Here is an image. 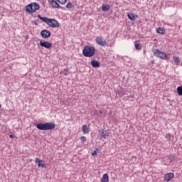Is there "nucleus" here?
<instances>
[{"mask_svg": "<svg viewBox=\"0 0 182 182\" xmlns=\"http://www.w3.org/2000/svg\"><path fill=\"white\" fill-rule=\"evenodd\" d=\"M40 46L43 48H46V49H50L52 48V43H49V41H40Z\"/></svg>", "mask_w": 182, "mask_h": 182, "instance_id": "0eeeda50", "label": "nucleus"}, {"mask_svg": "<svg viewBox=\"0 0 182 182\" xmlns=\"http://www.w3.org/2000/svg\"><path fill=\"white\" fill-rule=\"evenodd\" d=\"M95 42L100 45V46H107V42H106L105 40H103V38L102 36L96 37Z\"/></svg>", "mask_w": 182, "mask_h": 182, "instance_id": "423d86ee", "label": "nucleus"}, {"mask_svg": "<svg viewBox=\"0 0 182 182\" xmlns=\"http://www.w3.org/2000/svg\"><path fill=\"white\" fill-rule=\"evenodd\" d=\"M97 151H99V149H96L93 152H92V156H96V154H97Z\"/></svg>", "mask_w": 182, "mask_h": 182, "instance_id": "bb28decb", "label": "nucleus"}, {"mask_svg": "<svg viewBox=\"0 0 182 182\" xmlns=\"http://www.w3.org/2000/svg\"><path fill=\"white\" fill-rule=\"evenodd\" d=\"M101 182H109V175L107 173L103 175Z\"/></svg>", "mask_w": 182, "mask_h": 182, "instance_id": "dca6fc26", "label": "nucleus"}, {"mask_svg": "<svg viewBox=\"0 0 182 182\" xmlns=\"http://www.w3.org/2000/svg\"><path fill=\"white\" fill-rule=\"evenodd\" d=\"M47 25L51 28H59V22L54 18H49Z\"/></svg>", "mask_w": 182, "mask_h": 182, "instance_id": "39448f33", "label": "nucleus"}, {"mask_svg": "<svg viewBox=\"0 0 182 182\" xmlns=\"http://www.w3.org/2000/svg\"><path fill=\"white\" fill-rule=\"evenodd\" d=\"M41 6L38 3H32L26 6V12L28 14H35L36 11H39Z\"/></svg>", "mask_w": 182, "mask_h": 182, "instance_id": "7ed1b4c3", "label": "nucleus"}, {"mask_svg": "<svg viewBox=\"0 0 182 182\" xmlns=\"http://www.w3.org/2000/svg\"><path fill=\"white\" fill-rule=\"evenodd\" d=\"M152 52L154 56H156L157 58H160L161 59H167V55L160 51L159 49H152Z\"/></svg>", "mask_w": 182, "mask_h": 182, "instance_id": "20e7f679", "label": "nucleus"}, {"mask_svg": "<svg viewBox=\"0 0 182 182\" xmlns=\"http://www.w3.org/2000/svg\"><path fill=\"white\" fill-rule=\"evenodd\" d=\"M127 17H128V19H129L130 21H134L137 19V18H139V16L133 13H129L127 14Z\"/></svg>", "mask_w": 182, "mask_h": 182, "instance_id": "9b49d317", "label": "nucleus"}, {"mask_svg": "<svg viewBox=\"0 0 182 182\" xmlns=\"http://www.w3.org/2000/svg\"><path fill=\"white\" fill-rule=\"evenodd\" d=\"M82 132L83 133H89V128H87V125L82 126Z\"/></svg>", "mask_w": 182, "mask_h": 182, "instance_id": "6ab92c4d", "label": "nucleus"}, {"mask_svg": "<svg viewBox=\"0 0 182 182\" xmlns=\"http://www.w3.org/2000/svg\"><path fill=\"white\" fill-rule=\"evenodd\" d=\"M38 17L41 21H43V22H45V23L48 24V22H49V19L48 17H41V15H38Z\"/></svg>", "mask_w": 182, "mask_h": 182, "instance_id": "f3484780", "label": "nucleus"}, {"mask_svg": "<svg viewBox=\"0 0 182 182\" xmlns=\"http://www.w3.org/2000/svg\"><path fill=\"white\" fill-rule=\"evenodd\" d=\"M110 9V6L107 4H102V11L103 12H106L107 11H109Z\"/></svg>", "mask_w": 182, "mask_h": 182, "instance_id": "2eb2a0df", "label": "nucleus"}, {"mask_svg": "<svg viewBox=\"0 0 182 182\" xmlns=\"http://www.w3.org/2000/svg\"><path fill=\"white\" fill-rule=\"evenodd\" d=\"M91 65L92 66V68H100V63H99V61L96 60H91Z\"/></svg>", "mask_w": 182, "mask_h": 182, "instance_id": "ddd939ff", "label": "nucleus"}, {"mask_svg": "<svg viewBox=\"0 0 182 182\" xmlns=\"http://www.w3.org/2000/svg\"><path fill=\"white\" fill-rule=\"evenodd\" d=\"M66 8H68V9H72V8H73V4H72V3H68Z\"/></svg>", "mask_w": 182, "mask_h": 182, "instance_id": "4be33fe9", "label": "nucleus"}, {"mask_svg": "<svg viewBox=\"0 0 182 182\" xmlns=\"http://www.w3.org/2000/svg\"><path fill=\"white\" fill-rule=\"evenodd\" d=\"M99 132H100V136H101L102 139H107V137H109V134L107 131L102 129L101 131L100 130Z\"/></svg>", "mask_w": 182, "mask_h": 182, "instance_id": "f8f14e48", "label": "nucleus"}, {"mask_svg": "<svg viewBox=\"0 0 182 182\" xmlns=\"http://www.w3.org/2000/svg\"><path fill=\"white\" fill-rule=\"evenodd\" d=\"M59 4H61V5H65L66 4V0H56Z\"/></svg>", "mask_w": 182, "mask_h": 182, "instance_id": "5701e85b", "label": "nucleus"}, {"mask_svg": "<svg viewBox=\"0 0 182 182\" xmlns=\"http://www.w3.org/2000/svg\"><path fill=\"white\" fill-rule=\"evenodd\" d=\"M2 107V105L0 104V108Z\"/></svg>", "mask_w": 182, "mask_h": 182, "instance_id": "c756f323", "label": "nucleus"}, {"mask_svg": "<svg viewBox=\"0 0 182 182\" xmlns=\"http://www.w3.org/2000/svg\"><path fill=\"white\" fill-rule=\"evenodd\" d=\"M36 127L38 130H53L56 127V124L53 122L38 123L36 124Z\"/></svg>", "mask_w": 182, "mask_h": 182, "instance_id": "f257e3e1", "label": "nucleus"}, {"mask_svg": "<svg viewBox=\"0 0 182 182\" xmlns=\"http://www.w3.org/2000/svg\"><path fill=\"white\" fill-rule=\"evenodd\" d=\"M135 48L138 50H140L141 48H140V44L139 43H135Z\"/></svg>", "mask_w": 182, "mask_h": 182, "instance_id": "b1692460", "label": "nucleus"}, {"mask_svg": "<svg viewBox=\"0 0 182 182\" xmlns=\"http://www.w3.org/2000/svg\"><path fill=\"white\" fill-rule=\"evenodd\" d=\"M41 35L42 38H43L44 39H46L48 38H50L51 33H50V31H49L48 30H43L41 32Z\"/></svg>", "mask_w": 182, "mask_h": 182, "instance_id": "1a4fd4ad", "label": "nucleus"}, {"mask_svg": "<svg viewBox=\"0 0 182 182\" xmlns=\"http://www.w3.org/2000/svg\"><path fill=\"white\" fill-rule=\"evenodd\" d=\"M168 159H169L171 163V161H174V156L173 155H170L168 156Z\"/></svg>", "mask_w": 182, "mask_h": 182, "instance_id": "a878e982", "label": "nucleus"}, {"mask_svg": "<svg viewBox=\"0 0 182 182\" xmlns=\"http://www.w3.org/2000/svg\"><path fill=\"white\" fill-rule=\"evenodd\" d=\"M173 60H174V62H175V63H180V58H178V57H173Z\"/></svg>", "mask_w": 182, "mask_h": 182, "instance_id": "412c9836", "label": "nucleus"}, {"mask_svg": "<svg viewBox=\"0 0 182 182\" xmlns=\"http://www.w3.org/2000/svg\"><path fill=\"white\" fill-rule=\"evenodd\" d=\"M9 137L10 139H14L15 138V136L12 135V134H10L9 135Z\"/></svg>", "mask_w": 182, "mask_h": 182, "instance_id": "cd10ccee", "label": "nucleus"}, {"mask_svg": "<svg viewBox=\"0 0 182 182\" xmlns=\"http://www.w3.org/2000/svg\"><path fill=\"white\" fill-rule=\"evenodd\" d=\"M36 163L38 164V167H42V168H45L46 167V165L45 164V161L42 159L36 158Z\"/></svg>", "mask_w": 182, "mask_h": 182, "instance_id": "9d476101", "label": "nucleus"}, {"mask_svg": "<svg viewBox=\"0 0 182 182\" xmlns=\"http://www.w3.org/2000/svg\"><path fill=\"white\" fill-rule=\"evenodd\" d=\"M156 32L157 33H160L161 35H164V29L160 27L156 29Z\"/></svg>", "mask_w": 182, "mask_h": 182, "instance_id": "a211bd4d", "label": "nucleus"}, {"mask_svg": "<svg viewBox=\"0 0 182 182\" xmlns=\"http://www.w3.org/2000/svg\"><path fill=\"white\" fill-rule=\"evenodd\" d=\"M34 24H35V25H38V23H36V21H34Z\"/></svg>", "mask_w": 182, "mask_h": 182, "instance_id": "c85d7f7f", "label": "nucleus"}, {"mask_svg": "<svg viewBox=\"0 0 182 182\" xmlns=\"http://www.w3.org/2000/svg\"><path fill=\"white\" fill-rule=\"evenodd\" d=\"M80 140L82 143H85L87 141L86 136H81Z\"/></svg>", "mask_w": 182, "mask_h": 182, "instance_id": "393cba45", "label": "nucleus"}, {"mask_svg": "<svg viewBox=\"0 0 182 182\" xmlns=\"http://www.w3.org/2000/svg\"><path fill=\"white\" fill-rule=\"evenodd\" d=\"M96 53V49L92 46H85L82 50V55L85 58H92Z\"/></svg>", "mask_w": 182, "mask_h": 182, "instance_id": "f03ea898", "label": "nucleus"}, {"mask_svg": "<svg viewBox=\"0 0 182 182\" xmlns=\"http://www.w3.org/2000/svg\"><path fill=\"white\" fill-rule=\"evenodd\" d=\"M174 178V173H168L164 176V181L168 182L171 181Z\"/></svg>", "mask_w": 182, "mask_h": 182, "instance_id": "6e6552de", "label": "nucleus"}, {"mask_svg": "<svg viewBox=\"0 0 182 182\" xmlns=\"http://www.w3.org/2000/svg\"><path fill=\"white\" fill-rule=\"evenodd\" d=\"M51 5H52L53 8H57V9H60V8H62V7L60 6V5L58 4V1H55V0H52V1H51Z\"/></svg>", "mask_w": 182, "mask_h": 182, "instance_id": "4468645a", "label": "nucleus"}, {"mask_svg": "<svg viewBox=\"0 0 182 182\" xmlns=\"http://www.w3.org/2000/svg\"><path fill=\"white\" fill-rule=\"evenodd\" d=\"M177 93L178 96H182V86L177 87Z\"/></svg>", "mask_w": 182, "mask_h": 182, "instance_id": "aec40b11", "label": "nucleus"}]
</instances>
